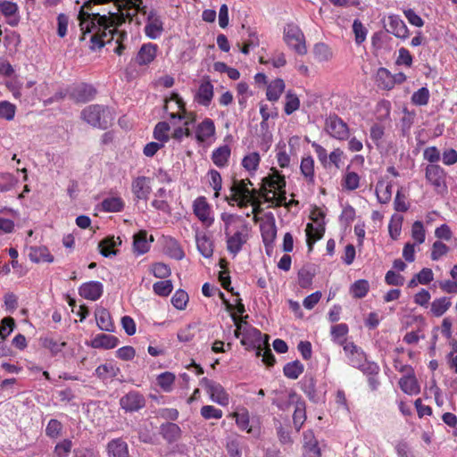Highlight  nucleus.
Returning a JSON list of instances; mask_svg holds the SVG:
<instances>
[{"mask_svg":"<svg viewBox=\"0 0 457 457\" xmlns=\"http://www.w3.org/2000/svg\"><path fill=\"white\" fill-rule=\"evenodd\" d=\"M196 246L204 258H210L213 254V242L205 233H196Z\"/></svg>","mask_w":457,"mask_h":457,"instance_id":"393cba45","label":"nucleus"},{"mask_svg":"<svg viewBox=\"0 0 457 457\" xmlns=\"http://www.w3.org/2000/svg\"><path fill=\"white\" fill-rule=\"evenodd\" d=\"M102 209L108 212H120L124 208V202L120 197L112 196L103 200Z\"/></svg>","mask_w":457,"mask_h":457,"instance_id":"de8ad7c7","label":"nucleus"},{"mask_svg":"<svg viewBox=\"0 0 457 457\" xmlns=\"http://www.w3.org/2000/svg\"><path fill=\"white\" fill-rule=\"evenodd\" d=\"M261 232L262 241L267 248V253H269L268 248L272 246V244L277 235V229L274 220L262 224Z\"/></svg>","mask_w":457,"mask_h":457,"instance_id":"f704fd0d","label":"nucleus"},{"mask_svg":"<svg viewBox=\"0 0 457 457\" xmlns=\"http://www.w3.org/2000/svg\"><path fill=\"white\" fill-rule=\"evenodd\" d=\"M283 39L289 48L300 55L307 53L305 37L300 27L293 22L287 23L283 29Z\"/></svg>","mask_w":457,"mask_h":457,"instance_id":"f03ea898","label":"nucleus"},{"mask_svg":"<svg viewBox=\"0 0 457 457\" xmlns=\"http://www.w3.org/2000/svg\"><path fill=\"white\" fill-rule=\"evenodd\" d=\"M150 248V244L146 238V232L141 231L134 236L133 250L137 255L145 253Z\"/></svg>","mask_w":457,"mask_h":457,"instance_id":"79ce46f5","label":"nucleus"},{"mask_svg":"<svg viewBox=\"0 0 457 457\" xmlns=\"http://www.w3.org/2000/svg\"><path fill=\"white\" fill-rule=\"evenodd\" d=\"M233 417L236 420L237 426L241 430H245L247 433H252V428L250 427L249 413L246 410H243L239 412H234Z\"/></svg>","mask_w":457,"mask_h":457,"instance_id":"6e6d98bb","label":"nucleus"},{"mask_svg":"<svg viewBox=\"0 0 457 457\" xmlns=\"http://www.w3.org/2000/svg\"><path fill=\"white\" fill-rule=\"evenodd\" d=\"M29 257L31 262L36 263L54 262V256L46 246H31L29 248Z\"/></svg>","mask_w":457,"mask_h":457,"instance_id":"c85d7f7f","label":"nucleus"},{"mask_svg":"<svg viewBox=\"0 0 457 457\" xmlns=\"http://www.w3.org/2000/svg\"><path fill=\"white\" fill-rule=\"evenodd\" d=\"M96 88L89 84L79 83L68 88L69 97L77 103H87L94 99Z\"/></svg>","mask_w":457,"mask_h":457,"instance_id":"0eeeda50","label":"nucleus"},{"mask_svg":"<svg viewBox=\"0 0 457 457\" xmlns=\"http://www.w3.org/2000/svg\"><path fill=\"white\" fill-rule=\"evenodd\" d=\"M187 303L188 295L182 289L177 290L171 297V303L178 310H184Z\"/></svg>","mask_w":457,"mask_h":457,"instance_id":"052dcab7","label":"nucleus"},{"mask_svg":"<svg viewBox=\"0 0 457 457\" xmlns=\"http://www.w3.org/2000/svg\"><path fill=\"white\" fill-rule=\"evenodd\" d=\"M360 185V176L354 171H347L345 172L343 180L342 187L348 190L353 191L359 187Z\"/></svg>","mask_w":457,"mask_h":457,"instance_id":"864d4df0","label":"nucleus"},{"mask_svg":"<svg viewBox=\"0 0 457 457\" xmlns=\"http://www.w3.org/2000/svg\"><path fill=\"white\" fill-rule=\"evenodd\" d=\"M325 130L328 134L340 141L348 139V125L337 115H329L325 120Z\"/></svg>","mask_w":457,"mask_h":457,"instance_id":"423d86ee","label":"nucleus"},{"mask_svg":"<svg viewBox=\"0 0 457 457\" xmlns=\"http://www.w3.org/2000/svg\"><path fill=\"white\" fill-rule=\"evenodd\" d=\"M304 366L299 361L287 363L283 368L284 375L290 379H296L303 372Z\"/></svg>","mask_w":457,"mask_h":457,"instance_id":"49530a36","label":"nucleus"},{"mask_svg":"<svg viewBox=\"0 0 457 457\" xmlns=\"http://www.w3.org/2000/svg\"><path fill=\"white\" fill-rule=\"evenodd\" d=\"M300 107V100L298 96L292 93L291 91H288L286 94V103H285V108L284 111L287 115L292 114L294 112L298 110Z\"/></svg>","mask_w":457,"mask_h":457,"instance_id":"13d9d810","label":"nucleus"},{"mask_svg":"<svg viewBox=\"0 0 457 457\" xmlns=\"http://www.w3.org/2000/svg\"><path fill=\"white\" fill-rule=\"evenodd\" d=\"M216 128L210 118L204 119L195 129V137L198 143H209L215 139Z\"/></svg>","mask_w":457,"mask_h":457,"instance_id":"1a4fd4ad","label":"nucleus"},{"mask_svg":"<svg viewBox=\"0 0 457 457\" xmlns=\"http://www.w3.org/2000/svg\"><path fill=\"white\" fill-rule=\"evenodd\" d=\"M156 381L162 391L170 393L172 391L173 388V385L175 382V375L171 372L165 371L158 375Z\"/></svg>","mask_w":457,"mask_h":457,"instance_id":"09e8293b","label":"nucleus"},{"mask_svg":"<svg viewBox=\"0 0 457 457\" xmlns=\"http://www.w3.org/2000/svg\"><path fill=\"white\" fill-rule=\"evenodd\" d=\"M120 405L126 412H136L145 406V399L141 393L129 391L120 399Z\"/></svg>","mask_w":457,"mask_h":457,"instance_id":"6e6552de","label":"nucleus"},{"mask_svg":"<svg viewBox=\"0 0 457 457\" xmlns=\"http://www.w3.org/2000/svg\"><path fill=\"white\" fill-rule=\"evenodd\" d=\"M306 420V405L303 401H297L293 414V422L296 430H300Z\"/></svg>","mask_w":457,"mask_h":457,"instance_id":"c03bdc74","label":"nucleus"},{"mask_svg":"<svg viewBox=\"0 0 457 457\" xmlns=\"http://www.w3.org/2000/svg\"><path fill=\"white\" fill-rule=\"evenodd\" d=\"M220 219L224 222L225 235L232 233L233 228H237V230L244 228L245 231H248L247 223L240 215L223 212L220 215Z\"/></svg>","mask_w":457,"mask_h":457,"instance_id":"a211bd4d","label":"nucleus"},{"mask_svg":"<svg viewBox=\"0 0 457 457\" xmlns=\"http://www.w3.org/2000/svg\"><path fill=\"white\" fill-rule=\"evenodd\" d=\"M348 326L345 323L337 324L331 327V337L334 342L341 345L344 347V345L348 342L345 341V336L348 334Z\"/></svg>","mask_w":457,"mask_h":457,"instance_id":"a18cd8bd","label":"nucleus"},{"mask_svg":"<svg viewBox=\"0 0 457 457\" xmlns=\"http://www.w3.org/2000/svg\"><path fill=\"white\" fill-rule=\"evenodd\" d=\"M120 372V369L112 362H106L96 369V375L101 379L115 378Z\"/></svg>","mask_w":457,"mask_h":457,"instance_id":"ea45409f","label":"nucleus"},{"mask_svg":"<svg viewBox=\"0 0 457 457\" xmlns=\"http://www.w3.org/2000/svg\"><path fill=\"white\" fill-rule=\"evenodd\" d=\"M429 90L426 87H423L412 94L411 103L419 106L427 105L429 101Z\"/></svg>","mask_w":457,"mask_h":457,"instance_id":"bf43d9fd","label":"nucleus"},{"mask_svg":"<svg viewBox=\"0 0 457 457\" xmlns=\"http://www.w3.org/2000/svg\"><path fill=\"white\" fill-rule=\"evenodd\" d=\"M120 244V237H108L99 243L98 247L103 256L112 257L117 254V251L114 248Z\"/></svg>","mask_w":457,"mask_h":457,"instance_id":"473e14b6","label":"nucleus"},{"mask_svg":"<svg viewBox=\"0 0 457 457\" xmlns=\"http://www.w3.org/2000/svg\"><path fill=\"white\" fill-rule=\"evenodd\" d=\"M376 195L380 204H387L392 196V184L379 180L376 185Z\"/></svg>","mask_w":457,"mask_h":457,"instance_id":"58836bf2","label":"nucleus"},{"mask_svg":"<svg viewBox=\"0 0 457 457\" xmlns=\"http://www.w3.org/2000/svg\"><path fill=\"white\" fill-rule=\"evenodd\" d=\"M131 190L136 199L146 201L152 192L151 179L145 176L137 177L132 180Z\"/></svg>","mask_w":457,"mask_h":457,"instance_id":"f8f14e48","label":"nucleus"},{"mask_svg":"<svg viewBox=\"0 0 457 457\" xmlns=\"http://www.w3.org/2000/svg\"><path fill=\"white\" fill-rule=\"evenodd\" d=\"M313 54L319 62H328L333 57L331 48L324 43H317L314 45Z\"/></svg>","mask_w":457,"mask_h":457,"instance_id":"a19ab883","label":"nucleus"},{"mask_svg":"<svg viewBox=\"0 0 457 457\" xmlns=\"http://www.w3.org/2000/svg\"><path fill=\"white\" fill-rule=\"evenodd\" d=\"M41 340L43 347L49 350L53 356H57L62 353L63 348L67 345L66 342H60L49 337H44Z\"/></svg>","mask_w":457,"mask_h":457,"instance_id":"37998d69","label":"nucleus"},{"mask_svg":"<svg viewBox=\"0 0 457 457\" xmlns=\"http://www.w3.org/2000/svg\"><path fill=\"white\" fill-rule=\"evenodd\" d=\"M145 34L151 39H157L163 32V22L155 10H151L147 13L146 24L145 26Z\"/></svg>","mask_w":457,"mask_h":457,"instance_id":"9b49d317","label":"nucleus"},{"mask_svg":"<svg viewBox=\"0 0 457 457\" xmlns=\"http://www.w3.org/2000/svg\"><path fill=\"white\" fill-rule=\"evenodd\" d=\"M181 428L176 423L166 422L160 427V434L170 444L178 441L181 436Z\"/></svg>","mask_w":457,"mask_h":457,"instance_id":"4be33fe9","label":"nucleus"},{"mask_svg":"<svg viewBox=\"0 0 457 457\" xmlns=\"http://www.w3.org/2000/svg\"><path fill=\"white\" fill-rule=\"evenodd\" d=\"M104 292V286L99 281H89L83 283L79 288V294L81 297L90 300H98Z\"/></svg>","mask_w":457,"mask_h":457,"instance_id":"dca6fc26","label":"nucleus"},{"mask_svg":"<svg viewBox=\"0 0 457 457\" xmlns=\"http://www.w3.org/2000/svg\"><path fill=\"white\" fill-rule=\"evenodd\" d=\"M265 183L268 184L270 187L278 191H282L286 187L285 177L280 175L277 170H273L271 174L265 178Z\"/></svg>","mask_w":457,"mask_h":457,"instance_id":"603ef678","label":"nucleus"},{"mask_svg":"<svg viewBox=\"0 0 457 457\" xmlns=\"http://www.w3.org/2000/svg\"><path fill=\"white\" fill-rule=\"evenodd\" d=\"M386 28L387 32L392 33L396 37L405 39L409 36V29L406 24L398 15H389Z\"/></svg>","mask_w":457,"mask_h":457,"instance_id":"f3484780","label":"nucleus"},{"mask_svg":"<svg viewBox=\"0 0 457 457\" xmlns=\"http://www.w3.org/2000/svg\"><path fill=\"white\" fill-rule=\"evenodd\" d=\"M344 352L347 356L348 363L354 368L361 366L366 360L364 352L353 342L344 345Z\"/></svg>","mask_w":457,"mask_h":457,"instance_id":"6ab92c4d","label":"nucleus"},{"mask_svg":"<svg viewBox=\"0 0 457 457\" xmlns=\"http://www.w3.org/2000/svg\"><path fill=\"white\" fill-rule=\"evenodd\" d=\"M200 385L207 391L212 402L221 406L228 405L229 395L220 383L207 378H203Z\"/></svg>","mask_w":457,"mask_h":457,"instance_id":"39448f33","label":"nucleus"},{"mask_svg":"<svg viewBox=\"0 0 457 457\" xmlns=\"http://www.w3.org/2000/svg\"><path fill=\"white\" fill-rule=\"evenodd\" d=\"M0 14L3 15L6 22L12 27L17 26L21 21L18 5L11 1L0 0Z\"/></svg>","mask_w":457,"mask_h":457,"instance_id":"2eb2a0df","label":"nucleus"},{"mask_svg":"<svg viewBox=\"0 0 457 457\" xmlns=\"http://www.w3.org/2000/svg\"><path fill=\"white\" fill-rule=\"evenodd\" d=\"M158 46L154 43H145L141 46L134 61L139 66H146L152 63L157 56Z\"/></svg>","mask_w":457,"mask_h":457,"instance_id":"ddd939ff","label":"nucleus"},{"mask_svg":"<svg viewBox=\"0 0 457 457\" xmlns=\"http://www.w3.org/2000/svg\"><path fill=\"white\" fill-rule=\"evenodd\" d=\"M16 112V106L8 102V101H1L0 102V118L4 119L6 120H12Z\"/></svg>","mask_w":457,"mask_h":457,"instance_id":"680f3d73","label":"nucleus"},{"mask_svg":"<svg viewBox=\"0 0 457 457\" xmlns=\"http://www.w3.org/2000/svg\"><path fill=\"white\" fill-rule=\"evenodd\" d=\"M62 429V423L55 419H51L46 428V435L50 438H56L61 435Z\"/></svg>","mask_w":457,"mask_h":457,"instance_id":"774afa93","label":"nucleus"},{"mask_svg":"<svg viewBox=\"0 0 457 457\" xmlns=\"http://www.w3.org/2000/svg\"><path fill=\"white\" fill-rule=\"evenodd\" d=\"M400 388L407 395H418L420 387L413 373L404 376L399 380Z\"/></svg>","mask_w":457,"mask_h":457,"instance_id":"2f4dec72","label":"nucleus"},{"mask_svg":"<svg viewBox=\"0 0 457 457\" xmlns=\"http://www.w3.org/2000/svg\"><path fill=\"white\" fill-rule=\"evenodd\" d=\"M247 239V231L244 228L238 229L233 234L226 235L227 249L229 253L236 256L242 250Z\"/></svg>","mask_w":457,"mask_h":457,"instance_id":"4468645a","label":"nucleus"},{"mask_svg":"<svg viewBox=\"0 0 457 457\" xmlns=\"http://www.w3.org/2000/svg\"><path fill=\"white\" fill-rule=\"evenodd\" d=\"M170 127L166 121L158 122L154 129V137L162 145L170 138L169 132Z\"/></svg>","mask_w":457,"mask_h":457,"instance_id":"3c124183","label":"nucleus"},{"mask_svg":"<svg viewBox=\"0 0 457 457\" xmlns=\"http://www.w3.org/2000/svg\"><path fill=\"white\" fill-rule=\"evenodd\" d=\"M119 344L118 337L109 334H97L90 343L93 348L112 349Z\"/></svg>","mask_w":457,"mask_h":457,"instance_id":"412c9836","label":"nucleus"},{"mask_svg":"<svg viewBox=\"0 0 457 457\" xmlns=\"http://www.w3.org/2000/svg\"><path fill=\"white\" fill-rule=\"evenodd\" d=\"M325 232V226L322 222H317L314 226L312 223H308L306 226V237L309 249H312V245L320 239Z\"/></svg>","mask_w":457,"mask_h":457,"instance_id":"c756f323","label":"nucleus"},{"mask_svg":"<svg viewBox=\"0 0 457 457\" xmlns=\"http://www.w3.org/2000/svg\"><path fill=\"white\" fill-rule=\"evenodd\" d=\"M154 292L160 296H168L172 289V282L169 279L155 282L153 286Z\"/></svg>","mask_w":457,"mask_h":457,"instance_id":"0e129e2a","label":"nucleus"},{"mask_svg":"<svg viewBox=\"0 0 457 457\" xmlns=\"http://www.w3.org/2000/svg\"><path fill=\"white\" fill-rule=\"evenodd\" d=\"M451 305V300L446 296L436 298L431 303L430 312L435 317H441L448 311Z\"/></svg>","mask_w":457,"mask_h":457,"instance_id":"c9c22d12","label":"nucleus"},{"mask_svg":"<svg viewBox=\"0 0 457 457\" xmlns=\"http://www.w3.org/2000/svg\"><path fill=\"white\" fill-rule=\"evenodd\" d=\"M370 289L369 282L365 279L355 281L351 287V293L355 298H362L366 296Z\"/></svg>","mask_w":457,"mask_h":457,"instance_id":"4d7b16f0","label":"nucleus"},{"mask_svg":"<svg viewBox=\"0 0 457 457\" xmlns=\"http://www.w3.org/2000/svg\"><path fill=\"white\" fill-rule=\"evenodd\" d=\"M426 179L434 187L437 194L447 192L446 172L437 164H429L426 168Z\"/></svg>","mask_w":457,"mask_h":457,"instance_id":"20e7f679","label":"nucleus"},{"mask_svg":"<svg viewBox=\"0 0 457 457\" xmlns=\"http://www.w3.org/2000/svg\"><path fill=\"white\" fill-rule=\"evenodd\" d=\"M107 452L110 457H129L128 444L121 438L111 440Z\"/></svg>","mask_w":457,"mask_h":457,"instance_id":"5701e85b","label":"nucleus"},{"mask_svg":"<svg viewBox=\"0 0 457 457\" xmlns=\"http://www.w3.org/2000/svg\"><path fill=\"white\" fill-rule=\"evenodd\" d=\"M118 17H119V20L117 21V23H115L114 25H112L110 29H113L111 33H109L110 29H107L106 32H107V36H104L102 35V32H103V29L100 30V37L102 38V40L104 41V44H105V42H110L111 40H112L114 38V35L115 34H119V37L118 38L116 39V42L118 44V46L115 47L114 49V52L119 54V55H121L124 49H125V46L122 45L121 43V40L127 37L126 33H120L116 27L120 24L122 22V18L118 14ZM104 45H103L104 46Z\"/></svg>","mask_w":457,"mask_h":457,"instance_id":"aec40b11","label":"nucleus"},{"mask_svg":"<svg viewBox=\"0 0 457 457\" xmlns=\"http://www.w3.org/2000/svg\"><path fill=\"white\" fill-rule=\"evenodd\" d=\"M285 89V82L281 79L271 81L267 87V99L270 101H278Z\"/></svg>","mask_w":457,"mask_h":457,"instance_id":"4c0bfd02","label":"nucleus"},{"mask_svg":"<svg viewBox=\"0 0 457 457\" xmlns=\"http://www.w3.org/2000/svg\"><path fill=\"white\" fill-rule=\"evenodd\" d=\"M109 114V110L104 106L92 104L82 111L81 118L94 127L106 129L110 123Z\"/></svg>","mask_w":457,"mask_h":457,"instance_id":"7ed1b4c3","label":"nucleus"},{"mask_svg":"<svg viewBox=\"0 0 457 457\" xmlns=\"http://www.w3.org/2000/svg\"><path fill=\"white\" fill-rule=\"evenodd\" d=\"M300 170L308 184L313 185L315 183L314 160L311 155L302 158Z\"/></svg>","mask_w":457,"mask_h":457,"instance_id":"cd10ccee","label":"nucleus"},{"mask_svg":"<svg viewBox=\"0 0 457 457\" xmlns=\"http://www.w3.org/2000/svg\"><path fill=\"white\" fill-rule=\"evenodd\" d=\"M261 162L260 154L257 152H252L246 154L242 160V166L250 173L257 170Z\"/></svg>","mask_w":457,"mask_h":457,"instance_id":"8fccbe9b","label":"nucleus"},{"mask_svg":"<svg viewBox=\"0 0 457 457\" xmlns=\"http://www.w3.org/2000/svg\"><path fill=\"white\" fill-rule=\"evenodd\" d=\"M201 415L204 420H220L222 418L223 411L212 405H204L201 408Z\"/></svg>","mask_w":457,"mask_h":457,"instance_id":"69168bd1","label":"nucleus"},{"mask_svg":"<svg viewBox=\"0 0 457 457\" xmlns=\"http://www.w3.org/2000/svg\"><path fill=\"white\" fill-rule=\"evenodd\" d=\"M72 446L71 440L63 439L55 445L54 453L56 457H68Z\"/></svg>","mask_w":457,"mask_h":457,"instance_id":"338daca9","label":"nucleus"},{"mask_svg":"<svg viewBox=\"0 0 457 457\" xmlns=\"http://www.w3.org/2000/svg\"><path fill=\"white\" fill-rule=\"evenodd\" d=\"M213 97V86L211 82H204L199 86V88L195 94V101L203 105L208 106Z\"/></svg>","mask_w":457,"mask_h":457,"instance_id":"a878e982","label":"nucleus"},{"mask_svg":"<svg viewBox=\"0 0 457 457\" xmlns=\"http://www.w3.org/2000/svg\"><path fill=\"white\" fill-rule=\"evenodd\" d=\"M195 215L206 227H210L214 218L212 216V208L204 196L197 197L193 204Z\"/></svg>","mask_w":457,"mask_h":457,"instance_id":"9d476101","label":"nucleus"},{"mask_svg":"<svg viewBox=\"0 0 457 457\" xmlns=\"http://www.w3.org/2000/svg\"><path fill=\"white\" fill-rule=\"evenodd\" d=\"M230 154V147L228 145H224L213 150L212 160L217 167L222 168L227 166Z\"/></svg>","mask_w":457,"mask_h":457,"instance_id":"72a5a7b5","label":"nucleus"},{"mask_svg":"<svg viewBox=\"0 0 457 457\" xmlns=\"http://www.w3.org/2000/svg\"><path fill=\"white\" fill-rule=\"evenodd\" d=\"M231 318L237 327L235 337L238 338L241 336V344L247 349H256V355H260L262 347L268 343L269 337L263 336L259 329L243 321L237 314L232 313Z\"/></svg>","mask_w":457,"mask_h":457,"instance_id":"f257e3e1","label":"nucleus"},{"mask_svg":"<svg viewBox=\"0 0 457 457\" xmlns=\"http://www.w3.org/2000/svg\"><path fill=\"white\" fill-rule=\"evenodd\" d=\"M374 79L378 87L382 90L388 91L394 88V80L392 79V73L386 68H378L375 74Z\"/></svg>","mask_w":457,"mask_h":457,"instance_id":"b1692460","label":"nucleus"},{"mask_svg":"<svg viewBox=\"0 0 457 457\" xmlns=\"http://www.w3.org/2000/svg\"><path fill=\"white\" fill-rule=\"evenodd\" d=\"M97 327L104 331L112 332L114 326L109 312L104 308H98L95 312Z\"/></svg>","mask_w":457,"mask_h":457,"instance_id":"7c9ffc66","label":"nucleus"},{"mask_svg":"<svg viewBox=\"0 0 457 457\" xmlns=\"http://www.w3.org/2000/svg\"><path fill=\"white\" fill-rule=\"evenodd\" d=\"M124 9H127L126 13L123 12V8L119 7L118 11L121 12V15L127 17L134 16L137 12L142 11L141 4L143 0H124ZM145 9V6L143 7Z\"/></svg>","mask_w":457,"mask_h":457,"instance_id":"5fc2aeb1","label":"nucleus"},{"mask_svg":"<svg viewBox=\"0 0 457 457\" xmlns=\"http://www.w3.org/2000/svg\"><path fill=\"white\" fill-rule=\"evenodd\" d=\"M248 185H253L249 179L234 180L230 191H235L239 197L256 198L257 190L250 189Z\"/></svg>","mask_w":457,"mask_h":457,"instance_id":"bb28decb","label":"nucleus"},{"mask_svg":"<svg viewBox=\"0 0 457 457\" xmlns=\"http://www.w3.org/2000/svg\"><path fill=\"white\" fill-rule=\"evenodd\" d=\"M411 237L416 244L420 245L425 242L426 232L421 221L417 220L411 226Z\"/></svg>","mask_w":457,"mask_h":457,"instance_id":"e2e57ef3","label":"nucleus"},{"mask_svg":"<svg viewBox=\"0 0 457 457\" xmlns=\"http://www.w3.org/2000/svg\"><path fill=\"white\" fill-rule=\"evenodd\" d=\"M171 103H174L178 112H170L169 113L170 118L171 120H174V119L182 120L184 118V116L181 113V112H185V104H184L182 98L178 94L173 93L171 95V96L170 97V99L166 100V104L164 106V109L166 112L169 110V108H170V104Z\"/></svg>","mask_w":457,"mask_h":457,"instance_id":"e433bc0d","label":"nucleus"}]
</instances>
